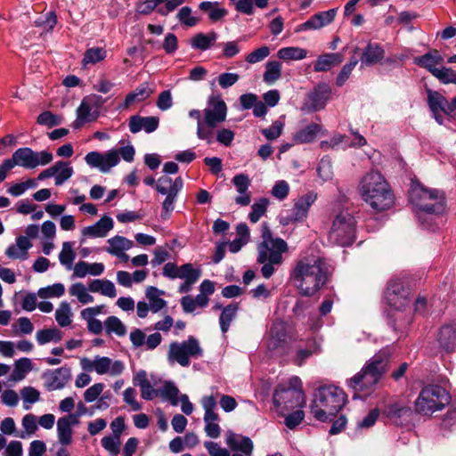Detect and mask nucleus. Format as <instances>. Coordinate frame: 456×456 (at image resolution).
Wrapping results in <instances>:
<instances>
[{
  "instance_id": "obj_1",
  "label": "nucleus",
  "mask_w": 456,
  "mask_h": 456,
  "mask_svg": "<svg viewBox=\"0 0 456 456\" xmlns=\"http://www.w3.org/2000/svg\"><path fill=\"white\" fill-rule=\"evenodd\" d=\"M328 273V265L322 257L303 256L297 261L290 280L300 295L312 297L327 282Z\"/></svg>"
},
{
  "instance_id": "obj_2",
  "label": "nucleus",
  "mask_w": 456,
  "mask_h": 456,
  "mask_svg": "<svg viewBox=\"0 0 456 456\" xmlns=\"http://www.w3.org/2000/svg\"><path fill=\"white\" fill-rule=\"evenodd\" d=\"M358 191L362 200L377 212L389 209L395 203L390 185L379 171L366 173L359 182Z\"/></svg>"
},
{
  "instance_id": "obj_3",
  "label": "nucleus",
  "mask_w": 456,
  "mask_h": 456,
  "mask_svg": "<svg viewBox=\"0 0 456 456\" xmlns=\"http://www.w3.org/2000/svg\"><path fill=\"white\" fill-rule=\"evenodd\" d=\"M189 116L197 120L198 138L212 143L215 139V129L226 119L227 106L224 100L214 97L209 99L202 112L199 110H191Z\"/></svg>"
},
{
  "instance_id": "obj_4",
  "label": "nucleus",
  "mask_w": 456,
  "mask_h": 456,
  "mask_svg": "<svg viewBox=\"0 0 456 456\" xmlns=\"http://www.w3.org/2000/svg\"><path fill=\"white\" fill-rule=\"evenodd\" d=\"M262 242L257 247V262L262 264V275L269 279L282 264V254L288 251L287 242L281 238H273L270 229L264 224L262 227Z\"/></svg>"
},
{
  "instance_id": "obj_5",
  "label": "nucleus",
  "mask_w": 456,
  "mask_h": 456,
  "mask_svg": "<svg viewBox=\"0 0 456 456\" xmlns=\"http://www.w3.org/2000/svg\"><path fill=\"white\" fill-rule=\"evenodd\" d=\"M311 404V412L315 419L328 421L335 417L346 402L345 392L336 386H324L318 388Z\"/></svg>"
},
{
  "instance_id": "obj_6",
  "label": "nucleus",
  "mask_w": 456,
  "mask_h": 456,
  "mask_svg": "<svg viewBox=\"0 0 456 456\" xmlns=\"http://www.w3.org/2000/svg\"><path fill=\"white\" fill-rule=\"evenodd\" d=\"M388 356L387 350L379 351L348 380V386L355 391L370 392L386 373Z\"/></svg>"
},
{
  "instance_id": "obj_7",
  "label": "nucleus",
  "mask_w": 456,
  "mask_h": 456,
  "mask_svg": "<svg viewBox=\"0 0 456 456\" xmlns=\"http://www.w3.org/2000/svg\"><path fill=\"white\" fill-rule=\"evenodd\" d=\"M273 403L276 411L282 416L297 408H303L305 405V395L301 379L293 376L277 386L273 395Z\"/></svg>"
},
{
  "instance_id": "obj_8",
  "label": "nucleus",
  "mask_w": 456,
  "mask_h": 456,
  "mask_svg": "<svg viewBox=\"0 0 456 456\" xmlns=\"http://www.w3.org/2000/svg\"><path fill=\"white\" fill-rule=\"evenodd\" d=\"M410 201L416 211L440 214L445 208L443 191L412 182L409 191Z\"/></svg>"
},
{
  "instance_id": "obj_9",
  "label": "nucleus",
  "mask_w": 456,
  "mask_h": 456,
  "mask_svg": "<svg viewBox=\"0 0 456 456\" xmlns=\"http://www.w3.org/2000/svg\"><path fill=\"white\" fill-rule=\"evenodd\" d=\"M450 402L449 393L441 386L424 387L415 400V411L423 416H431L442 411Z\"/></svg>"
},
{
  "instance_id": "obj_10",
  "label": "nucleus",
  "mask_w": 456,
  "mask_h": 456,
  "mask_svg": "<svg viewBox=\"0 0 456 456\" xmlns=\"http://www.w3.org/2000/svg\"><path fill=\"white\" fill-rule=\"evenodd\" d=\"M355 239V220L347 211L342 210L332 219L329 240L330 242L346 247L351 245Z\"/></svg>"
},
{
  "instance_id": "obj_11",
  "label": "nucleus",
  "mask_w": 456,
  "mask_h": 456,
  "mask_svg": "<svg viewBox=\"0 0 456 456\" xmlns=\"http://www.w3.org/2000/svg\"><path fill=\"white\" fill-rule=\"evenodd\" d=\"M202 355L203 349L199 340L193 336H190L186 340L171 342L167 357L170 364L178 363L182 367H188L191 358H200Z\"/></svg>"
},
{
  "instance_id": "obj_12",
  "label": "nucleus",
  "mask_w": 456,
  "mask_h": 456,
  "mask_svg": "<svg viewBox=\"0 0 456 456\" xmlns=\"http://www.w3.org/2000/svg\"><path fill=\"white\" fill-rule=\"evenodd\" d=\"M53 159L48 151H34L28 147L19 148L10 159L13 167L19 166L26 169H34L38 166L50 164Z\"/></svg>"
},
{
  "instance_id": "obj_13",
  "label": "nucleus",
  "mask_w": 456,
  "mask_h": 456,
  "mask_svg": "<svg viewBox=\"0 0 456 456\" xmlns=\"http://www.w3.org/2000/svg\"><path fill=\"white\" fill-rule=\"evenodd\" d=\"M411 289L403 279L391 280L387 286L385 298L394 309L403 311L411 301Z\"/></svg>"
},
{
  "instance_id": "obj_14",
  "label": "nucleus",
  "mask_w": 456,
  "mask_h": 456,
  "mask_svg": "<svg viewBox=\"0 0 456 456\" xmlns=\"http://www.w3.org/2000/svg\"><path fill=\"white\" fill-rule=\"evenodd\" d=\"M81 368L86 371L94 370L99 375L108 374L110 376L120 375L124 369L121 361H113L106 356L96 355L94 360L84 357L80 360Z\"/></svg>"
},
{
  "instance_id": "obj_15",
  "label": "nucleus",
  "mask_w": 456,
  "mask_h": 456,
  "mask_svg": "<svg viewBox=\"0 0 456 456\" xmlns=\"http://www.w3.org/2000/svg\"><path fill=\"white\" fill-rule=\"evenodd\" d=\"M317 200V193L309 191L294 200L291 213L287 216H281V224L288 225L295 222H303L308 216L311 206Z\"/></svg>"
},
{
  "instance_id": "obj_16",
  "label": "nucleus",
  "mask_w": 456,
  "mask_h": 456,
  "mask_svg": "<svg viewBox=\"0 0 456 456\" xmlns=\"http://www.w3.org/2000/svg\"><path fill=\"white\" fill-rule=\"evenodd\" d=\"M337 12V8L317 12L304 23L297 25L295 28V32L299 33L302 31L321 29L322 28L330 25L335 20Z\"/></svg>"
},
{
  "instance_id": "obj_17",
  "label": "nucleus",
  "mask_w": 456,
  "mask_h": 456,
  "mask_svg": "<svg viewBox=\"0 0 456 456\" xmlns=\"http://www.w3.org/2000/svg\"><path fill=\"white\" fill-rule=\"evenodd\" d=\"M79 423L78 415H66L57 420L58 442L62 446L71 444L73 441V427L77 426Z\"/></svg>"
},
{
  "instance_id": "obj_18",
  "label": "nucleus",
  "mask_w": 456,
  "mask_h": 456,
  "mask_svg": "<svg viewBox=\"0 0 456 456\" xmlns=\"http://www.w3.org/2000/svg\"><path fill=\"white\" fill-rule=\"evenodd\" d=\"M71 378V370L69 367H61L43 374L45 386L48 391L63 388Z\"/></svg>"
},
{
  "instance_id": "obj_19",
  "label": "nucleus",
  "mask_w": 456,
  "mask_h": 456,
  "mask_svg": "<svg viewBox=\"0 0 456 456\" xmlns=\"http://www.w3.org/2000/svg\"><path fill=\"white\" fill-rule=\"evenodd\" d=\"M96 97L94 95L85 97L77 110V120L74 126L79 127L86 122H91L97 118Z\"/></svg>"
},
{
  "instance_id": "obj_20",
  "label": "nucleus",
  "mask_w": 456,
  "mask_h": 456,
  "mask_svg": "<svg viewBox=\"0 0 456 456\" xmlns=\"http://www.w3.org/2000/svg\"><path fill=\"white\" fill-rule=\"evenodd\" d=\"M113 226L114 222L112 218L108 216H104L94 224L82 229L81 241H84L87 238H104L107 236L109 232L113 229Z\"/></svg>"
},
{
  "instance_id": "obj_21",
  "label": "nucleus",
  "mask_w": 456,
  "mask_h": 456,
  "mask_svg": "<svg viewBox=\"0 0 456 456\" xmlns=\"http://www.w3.org/2000/svg\"><path fill=\"white\" fill-rule=\"evenodd\" d=\"M236 191L240 193V196L235 198L236 204L240 206H248L251 201V194L248 191L250 186V179L248 175L239 174L233 176L232 180Z\"/></svg>"
},
{
  "instance_id": "obj_22",
  "label": "nucleus",
  "mask_w": 456,
  "mask_h": 456,
  "mask_svg": "<svg viewBox=\"0 0 456 456\" xmlns=\"http://www.w3.org/2000/svg\"><path fill=\"white\" fill-rule=\"evenodd\" d=\"M384 415L396 424H403L402 419L411 415V409L401 402H392L386 405L383 410Z\"/></svg>"
},
{
  "instance_id": "obj_23",
  "label": "nucleus",
  "mask_w": 456,
  "mask_h": 456,
  "mask_svg": "<svg viewBox=\"0 0 456 456\" xmlns=\"http://www.w3.org/2000/svg\"><path fill=\"white\" fill-rule=\"evenodd\" d=\"M159 122V120L157 117H141L135 115L130 118L128 126L133 134H136L142 129L146 133H152L158 128Z\"/></svg>"
},
{
  "instance_id": "obj_24",
  "label": "nucleus",
  "mask_w": 456,
  "mask_h": 456,
  "mask_svg": "<svg viewBox=\"0 0 456 456\" xmlns=\"http://www.w3.org/2000/svg\"><path fill=\"white\" fill-rule=\"evenodd\" d=\"M32 247L30 240L24 236L16 238V243L10 245L6 250L5 255L11 259L25 260L28 256V249Z\"/></svg>"
},
{
  "instance_id": "obj_25",
  "label": "nucleus",
  "mask_w": 456,
  "mask_h": 456,
  "mask_svg": "<svg viewBox=\"0 0 456 456\" xmlns=\"http://www.w3.org/2000/svg\"><path fill=\"white\" fill-rule=\"evenodd\" d=\"M226 444L232 451H240L246 456H250L253 451V443L250 438L232 432L227 434Z\"/></svg>"
},
{
  "instance_id": "obj_26",
  "label": "nucleus",
  "mask_w": 456,
  "mask_h": 456,
  "mask_svg": "<svg viewBox=\"0 0 456 456\" xmlns=\"http://www.w3.org/2000/svg\"><path fill=\"white\" fill-rule=\"evenodd\" d=\"M330 88L328 85H318L314 88V90L309 94V102L311 110L316 111L323 109L330 97Z\"/></svg>"
},
{
  "instance_id": "obj_27",
  "label": "nucleus",
  "mask_w": 456,
  "mask_h": 456,
  "mask_svg": "<svg viewBox=\"0 0 456 456\" xmlns=\"http://www.w3.org/2000/svg\"><path fill=\"white\" fill-rule=\"evenodd\" d=\"M443 62V57L437 50H432L422 56L416 57L414 63L428 69L433 76L438 70L436 66Z\"/></svg>"
},
{
  "instance_id": "obj_28",
  "label": "nucleus",
  "mask_w": 456,
  "mask_h": 456,
  "mask_svg": "<svg viewBox=\"0 0 456 456\" xmlns=\"http://www.w3.org/2000/svg\"><path fill=\"white\" fill-rule=\"evenodd\" d=\"M440 346L447 352L456 348V324L443 326L438 334Z\"/></svg>"
},
{
  "instance_id": "obj_29",
  "label": "nucleus",
  "mask_w": 456,
  "mask_h": 456,
  "mask_svg": "<svg viewBox=\"0 0 456 456\" xmlns=\"http://www.w3.org/2000/svg\"><path fill=\"white\" fill-rule=\"evenodd\" d=\"M385 52L378 44H369L361 57V66H371L384 58Z\"/></svg>"
},
{
  "instance_id": "obj_30",
  "label": "nucleus",
  "mask_w": 456,
  "mask_h": 456,
  "mask_svg": "<svg viewBox=\"0 0 456 456\" xmlns=\"http://www.w3.org/2000/svg\"><path fill=\"white\" fill-rule=\"evenodd\" d=\"M322 126L316 123H311L305 127L300 129L293 135V142L297 144L309 143L315 140L320 133Z\"/></svg>"
},
{
  "instance_id": "obj_31",
  "label": "nucleus",
  "mask_w": 456,
  "mask_h": 456,
  "mask_svg": "<svg viewBox=\"0 0 456 456\" xmlns=\"http://www.w3.org/2000/svg\"><path fill=\"white\" fill-rule=\"evenodd\" d=\"M343 54L340 53H325L320 55L314 64V71H327L332 67L340 64L343 61Z\"/></svg>"
},
{
  "instance_id": "obj_32",
  "label": "nucleus",
  "mask_w": 456,
  "mask_h": 456,
  "mask_svg": "<svg viewBox=\"0 0 456 456\" xmlns=\"http://www.w3.org/2000/svg\"><path fill=\"white\" fill-rule=\"evenodd\" d=\"M88 289L93 293H101L102 296L113 298L117 296L114 283L106 279H96L90 282Z\"/></svg>"
},
{
  "instance_id": "obj_33",
  "label": "nucleus",
  "mask_w": 456,
  "mask_h": 456,
  "mask_svg": "<svg viewBox=\"0 0 456 456\" xmlns=\"http://www.w3.org/2000/svg\"><path fill=\"white\" fill-rule=\"evenodd\" d=\"M165 292L157 289L156 287L150 286L147 288L145 296L149 301L150 309L152 313H158L167 305V302L161 297Z\"/></svg>"
},
{
  "instance_id": "obj_34",
  "label": "nucleus",
  "mask_w": 456,
  "mask_h": 456,
  "mask_svg": "<svg viewBox=\"0 0 456 456\" xmlns=\"http://www.w3.org/2000/svg\"><path fill=\"white\" fill-rule=\"evenodd\" d=\"M428 103L431 111L441 110L446 115H450L449 102L438 92L428 91Z\"/></svg>"
},
{
  "instance_id": "obj_35",
  "label": "nucleus",
  "mask_w": 456,
  "mask_h": 456,
  "mask_svg": "<svg viewBox=\"0 0 456 456\" xmlns=\"http://www.w3.org/2000/svg\"><path fill=\"white\" fill-rule=\"evenodd\" d=\"M217 38V34L214 31L208 34L198 33L191 39V46L193 49L206 51L210 48Z\"/></svg>"
},
{
  "instance_id": "obj_36",
  "label": "nucleus",
  "mask_w": 456,
  "mask_h": 456,
  "mask_svg": "<svg viewBox=\"0 0 456 456\" xmlns=\"http://www.w3.org/2000/svg\"><path fill=\"white\" fill-rule=\"evenodd\" d=\"M107 241L109 246L105 248V251L112 256L121 253V251H126L134 245L132 240L120 235H116Z\"/></svg>"
},
{
  "instance_id": "obj_37",
  "label": "nucleus",
  "mask_w": 456,
  "mask_h": 456,
  "mask_svg": "<svg viewBox=\"0 0 456 456\" xmlns=\"http://www.w3.org/2000/svg\"><path fill=\"white\" fill-rule=\"evenodd\" d=\"M306 55L307 51L305 49L297 46L283 47L277 52L278 58L286 61L303 60Z\"/></svg>"
},
{
  "instance_id": "obj_38",
  "label": "nucleus",
  "mask_w": 456,
  "mask_h": 456,
  "mask_svg": "<svg viewBox=\"0 0 456 456\" xmlns=\"http://www.w3.org/2000/svg\"><path fill=\"white\" fill-rule=\"evenodd\" d=\"M201 273L200 266L195 268L191 264L187 263L179 267L178 278L184 280L188 284H194L201 276Z\"/></svg>"
},
{
  "instance_id": "obj_39",
  "label": "nucleus",
  "mask_w": 456,
  "mask_h": 456,
  "mask_svg": "<svg viewBox=\"0 0 456 456\" xmlns=\"http://www.w3.org/2000/svg\"><path fill=\"white\" fill-rule=\"evenodd\" d=\"M152 90L147 84L140 85L134 91L128 94L124 102V107L128 108L134 102H142L150 97Z\"/></svg>"
},
{
  "instance_id": "obj_40",
  "label": "nucleus",
  "mask_w": 456,
  "mask_h": 456,
  "mask_svg": "<svg viewBox=\"0 0 456 456\" xmlns=\"http://www.w3.org/2000/svg\"><path fill=\"white\" fill-rule=\"evenodd\" d=\"M72 315L70 305L66 301L61 302L55 311V320L61 327L69 326L72 322Z\"/></svg>"
},
{
  "instance_id": "obj_41",
  "label": "nucleus",
  "mask_w": 456,
  "mask_h": 456,
  "mask_svg": "<svg viewBox=\"0 0 456 456\" xmlns=\"http://www.w3.org/2000/svg\"><path fill=\"white\" fill-rule=\"evenodd\" d=\"M281 77V64L277 61H271L265 64V70L263 75L264 81L273 85Z\"/></svg>"
},
{
  "instance_id": "obj_42",
  "label": "nucleus",
  "mask_w": 456,
  "mask_h": 456,
  "mask_svg": "<svg viewBox=\"0 0 456 456\" xmlns=\"http://www.w3.org/2000/svg\"><path fill=\"white\" fill-rule=\"evenodd\" d=\"M88 291V288L81 282L74 283L69 289L70 296L77 297L78 302L83 305L93 303L94 300V297L89 294Z\"/></svg>"
},
{
  "instance_id": "obj_43",
  "label": "nucleus",
  "mask_w": 456,
  "mask_h": 456,
  "mask_svg": "<svg viewBox=\"0 0 456 456\" xmlns=\"http://www.w3.org/2000/svg\"><path fill=\"white\" fill-rule=\"evenodd\" d=\"M178 181L180 182L181 191L183 187V181L181 176H178L175 180H173L171 177L167 175H163L158 179L155 188L157 191L160 194L171 193V191L175 188V185L178 183Z\"/></svg>"
},
{
  "instance_id": "obj_44",
  "label": "nucleus",
  "mask_w": 456,
  "mask_h": 456,
  "mask_svg": "<svg viewBox=\"0 0 456 456\" xmlns=\"http://www.w3.org/2000/svg\"><path fill=\"white\" fill-rule=\"evenodd\" d=\"M104 329L108 334H115L124 337L126 334V327L117 316H109L104 321Z\"/></svg>"
},
{
  "instance_id": "obj_45",
  "label": "nucleus",
  "mask_w": 456,
  "mask_h": 456,
  "mask_svg": "<svg viewBox=\"0 0 456 456\" xmlns=\"http://www.w3.org/2000/svg\"><path fill=\"white\" fill-rule=\"evenodd\" d=\"M159 395L163 400L168 401L173 406H176L179 403V389L171 382H166L159 389Z\"/></svg>"
},
{
  "instance_id": "obj_46",
  "label": "nucleus",
  "mask_w": 456,
  "mask_h": 456,
  "mask_svg": "<svg viewBox=\"0 0 456 456\" xmlns=\"http://www.w3.org/2000/svg\"><path fill=\"white\" fill-rule=\"evenodd\" d=\"M238 311V305L231 304L225 306L220 315L219 323L223 333H226L230 328V324L235 318Z\"/></svg>"
},
{
  "instance_id": "obj_47",
  "label": "nucleus",
  "mask_w": 456,
  "mask_h": 456,
  "mask_svg": "<svg viewBox=\"0 0 456 456\" xmlns=\"http://www.w3.org/2000/svg\"><path fill=\"white\" fill-rule=\"evenodd\" d=\"M75 257L76 253L73 250V243L69 241L63 242L62 248L59 254L60 263L64 265L67 270H71Z\"/></svg>"
},
{
  "instance_id": "obj_48",
  "label": "nucleus",
  "mask_w": 456,
  "mask_h": 456,
  "mask_svg": "<svg viewBox=\"0 0 456 456\" xmlns=\"http://www.w3.org/2000/svg\"><path fill=\"white\" fill-rule=\"evenodd\" d=\"M73 168L69 162L57 161L56 162V174H55V185L60 186L63 184L73 175Z\"/></svg>"
},
{
  "instance_id": "obj_49",
  "label": "nucleus",
  "mask_w": 456,
  "mask_h": 456,
  "mask_svg": "<svg viewBox=\"0 0 456 456\" xmlns=\"http://www.w3.org/2000/svg\"><path fill=\"white\" fill-rule=\"evenodd\" d=\"M32 369V362L28 358H20L17 360L14 363V369L12 373L11 379L13 381H20L25 378L26 373H28Z\"/></svg>"
},
{
  "instance_id": "obj_50",
  "label": "nucleus",
  "mask_w": 456,
  "mask_h": 456,
  "mask_svg": "<svg viewBox=\"0 0 456 456\" xmlns=\"http://www.w3.org/2000/svg\"><path fill=\"white\" fill-rule=\"evenodd\" d=\"M107 56V52L102 47H92L86 51L83 58V65L96 64L103 61Z\"/></svg>"
},
{
  "instance_id": "obj_51",
  "label": "nucleus",
  "mask_w": 456,
  "mask_h": 456,
  "mask_svg": "<svg viewBox=\"0 0 456 456\" xmlns=\"http://www.w3.org/2000/svg\"><path fill=\"white\" fill-rule=\"evenodd\" d=\"M21 424L24 428V431L19 434H15V436L20 438L25 439L28 436L34 435L37 430V417L34 414H26L22 418Z\"/></svg>"
},
{
  "instance_id": "obj_52",
  "label": "nucleus",
  "mask_w": 456,
  "mask_h": 456,
  "mask_svg": "<svg viewBox=\"0 0 456 456\" xmlns=\"http://www.w3.org/2000/svg\"><path fill=\"white\" fill-rule=\"evenodd\" d=\"M36 338L39 345H45L51 341L59 342L61 339V333L55 328L43 329L37 332Z\"/></svg>"
},
{
  "instance_id": "obj_53",
  "label": "nucleus",
  "mask_w": 456,
  "mask_h": 456,
  "mask_svg": "<svg viewBox=\"0 0 456 456\" xmlns=\"http://www.w3.org/2000/svg\"><path fill=\"white\" fill-rule=\"evenodd\" d=\"M178 21L185 27H194L200 22V19L193 16L192 10L189 6H183L176 13Z\"/></svg>"
},
{
  "instance_id": "obj_54",
  "label": "nucleus",
  "mask_w": 456,
  "mask_h": 456,
  "mask_svg": "<svg viewBox=\"0 0 456 456\" xmlns=\"http://www.w3.org/2000/svg\"><path fill=\"white\" fill-rule=\"evenodd\" d=\"M180 191V182L175 185V188L171 191V193H166L167 195L165 200L162 203V217L168 218L171 212L174 210V203L176 200L178 192Z\"/></svg>"
},
{
  "instance_id": "obj_55",
  "label": "nucleus",
  "mask_w": 456,
  "mask_h": 456,
  "mask_svg": "<svg viewBox=\"0 0 456 456\" xmlns=\"http://www.w3.org/2000/svg\"><path fill=\"white\" fill-rule=\"evenodd\" d=\"M65 293V287L62 283H54L51 286L41 288L37 296L41 298L60 297Z\"/></svg>"
},
{
  "instance_id": "obj_56",
  "label": "nucleus",
  "mask_w": 456,
  "mask_h": 456,
  "mask_svg": "<svg viewBox=\"0 0 456 456\" xmlns=\"http://www.w3.org/2000/svg\"><path fill=\"white\" fill-rule=\"evenodd\" d=\"M269 201L267 199H260L257 202L254 203L251 207V212L249 213V220L252 223H256L265 215Z\"/></svg>"
},
{
  "instance_id": "obj_57",
  "label": "nucleus",
  "mask_w": 456,
  "mask_h": 456,
  "mask_svg": "<svg viewBox=\"0 0 456 456\" xmlns=\"http://www.w3.org/2000/svg\"><path fill=\"white\" fill-rule=\"evenodd\" d=\"M164 5L162 0H144L136 4L135 10L139 14L148 15L153 11L158 12V8Z\"/></svg>"
},
{
  "instance_id": "obj_58",
  "label": "nucleus",
  "mask_w": 456,
  "mask_h": 456,
  "mask_svg": "<svg viewBox=\"0 0 456 456\" xmlns=\"http://www.w3.org/2000/svg\"><path fill=\"white\" fill-rule=\"evenodd\" d=\"M101 444L102 447L110 454V456H118L120 452V438L116 436H104Z\"/></svg>"
},
{
  "instance_id": "obj_59",
  "label": "nucleus",
  "mask_w": 456,
  "mask_h": 456,
  "mask_svg": "<svg viewBox=\"0 0 456 456\" xmlns=\"http://www.w3.org/2000/svg\"><path fill=\"white\" fill-rule=\"evenodd\" d=\"M37 183L35 179H28L22 183H18L11 185L7 189V192L12 196L19 197L22 195L28 189L36 188Z\"/></svg>"
},
{
  "instance_id": "obj_60",
  "label": "nucleus",
  "mask_w": 456,
  "mask_h": 456,
  "mask_svg": "<svg viewBox=\"0 0 456 456\" xmlns=\"http://www.w3.org/2000/svg\"><path fill=\"white\" fill-rule=\"evenodd\" d=\"M101 171L107 172L119 162V155L117 151H110L102 154Z\"/></svg>"
},
{
  "instance_id": "obj_61",
  "label": "nucleus",
  "mask_w": 456,
  "mask_h": 456,
  "mask_svg": "<svg viewBox=\"0 0 456 456\" xmlns=\"http://www.w3.org/2000/svg\"><path fill=\"white\" fill-rule=\"evenodd\" d=\"M270 53V48L266 45H264L248 53L245 57V61L249 64H255L264 61L266 57L269 56Z\"/></svg>"
},
{
  "instance_id": "obj_62",
  "label": "nucleus",
  "mask_w": 456,
  "mask_h": 456,
  "mask_svg": "<svg viewBox=\"0 0 456 456\" xmlns=\"http://www.w3.org/2000/svg\"><path fill=\"white\" fill-rule=\"evenodd\" d=\"M270 338L288 341L286 323L281 321L274 322L270 329Z\"/></svg>"
},
{
  "instance_id": "obj_63",
  "label": "nucleus",
  "mask_w": 456,
  "mask_h": 456,
  "mask_svg": "<svg viewBox=\"0 0 456 456\" xmlns=\"http://www.w3.org/2000/svg\"><path fill=\"white\" fill-rule=\"evenodd\" d=\"M288 341L269 338L267 349L275 355H283L287 353Z\"/></svg>"
},
{
  "instance_id": "obj_64",
  "label": "nucleus",
  "mask_w": 456,
  "mask_h": 456,
  "mask_svg": "<svg viewBox=\"0 0 456 456\" xmlns=\"http://www.w3.org/2000/svg\"><path fill=\"white\" fill-rule=\"evenodd\" d=\"M434 76L444 84L456 85V72L450 68L438 69Z\"/></svg>"
}]
</instances>
